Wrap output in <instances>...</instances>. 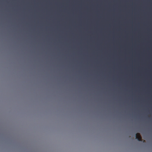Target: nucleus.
<instances>
[{
	"instance_id": "obj_1",
	"label": "nucleus",
	"mask_w": 152,
	"mask_h": 152,
	"mask_svg": "<svg viewBox=\"0 0 152 152\" xmlns=\"http://www.w3.org/2000/svg\"><path fill=\"white\" fill-rule=\"evenodd\" d=\"M136 138L138 141H142V137L140 133H137L136 134Z\"/></svg>"
}]
</instances>
